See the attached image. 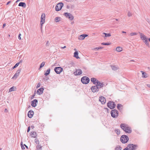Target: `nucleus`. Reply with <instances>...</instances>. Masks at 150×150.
Masks as SVG:
<instances>
[{
	"instance_id": "36",
	"label": "nucleus",
	"mask_w": 150,
	"mask_h": 150,
	"mask_svg": "<svg viewBox=\"0 0 150 150\" xmlns=\"http://www.w3.org/2000/svg\"><path fill=\"white\" fill-rule=\"evenodd\" d=\"M19 65V62L17 63L13 67V69L16 67H17Z\"/></svg>"
},
{
	"instance_id": "53",
	"label": "nucleus",
	"mask_w": 150,
	"mask_h": 150,
	"mask_svg": "<svg viewBox=\"0 0 150 150\" xmlns=\"http://www.w3.org/2000/svg\"><path fill=\"white\" fill-rule=\"evenodd\" d=\"M7 111V109H5V112H6V111Z\"/></svg>"
},
{
	"instance_id": "28",
	"label": "nucleus",
	"mask_w": 150,
	"mask_h": 150,
	"mask_svg": "<svg viewBox=\"0 0 150 150\" xmlns=\"http://www.w3.org/2000/svg\"><path fill=\"white\" fill-rule=\"evenodd\" d=\"M103 34L105 35V37H110L111 36V35L110 33H103Z\"/></svg>"
},
{
	"instance_id": "6",
	"label": "nucleus",
	"mask_w": 150,
	"mask_h": 150,
	"mask_svg": "<svg viewBox=\"0 0 150 150\" xmlns=\"http://www.w3.org/2000/svg\"><path fill=\"white\" fill-rule=\"evenodd\" d=\"M45 14L43 13L42 14L41 17V21H40V24H41V28H42L43 24L45 23Z\"/></svg>"
},
{
	"instance_id": "9",
	"label": "nucleus",
	"mask_w": 150,
	"mask_h": 150,
	"mask_svg": "<svg viewBox=\"0 0 150 150\" xmlns=\"http://www.w3.org/2000/svg\"><path fill=\"white\" fill-rule=\"evenodd\" d=\"M54 71L57 74H60L63 70V68L61 67H56L54 68Z\"/></svg>"
},
{
	"instance_id": "31",
	"label": "nucleus",
	"mask_w": 150,
	"mask_h": 150,
	"mask_svg": "<svg viewBox=\"0 0 150 150\" xmlns=\"http://www.w3.org/2000/svg\"><path fill=\"white\" fill-rule=\"evenodd\" d=\"M55 21L57 22L60 21V18L59 17H56L55 19Z\"/></svg>"
},
{
	"instance_id": "5",
	"label": "nucleus",
	"mask_w": 150,
	"mask_h": 150,
	"mask_svg": "<svg viewBox=\"0 0 150 150\" xmlns=\"http://www.w3.org/2000/svg\"><path fill=\"white\" fill-rule=\"evenodd\" d=\"M81 81L83 83L86 84L89 83L90 79L86 76H84L82 78Z\"/></svg>"
},
{
	"instance_id": "27",
	"label": "nucleus",
	"mask_w": 150,
	"mask_h": 150,
	"mask_svg": "<svg viewBox=\"0 0 150 150\" xmlns=\"http://www.w3.org/2000/svg\"><path fill=\"white\" fill-rule=\"evenodd\" d=\"M32 137L35 138L36 137V133L35 132H33L31 134Z\"/></svg>"
},
{
	"instance_id": "30",
	"label": "nucleus",
	"mask_w": 150,
	"mask_h": 150,
	"mask_svg": "<svg viewBox=\"0 0 150 150\" xmlns=\"http://www.w3.org/2000/svg\"><path fill=\"white\" fill-rule=\"evenodd\" d=\"M122 148L120 146H117L115 148V150H121Z\"/></svg>"
},
{
	"instance_id": "54",
	"label": "nucleus",
	"mask_w": 150,
	"mask_h": 150,
	"mask_svg": "<svg viewBox=\"0 0 150 150\" xmlns=\"http://www.w3.org/2000/svg\"><path fill=\"white\" fill-rule=\"evenodd\" d=\"M0 150H1V148H0Z\"/></svg>"
},
{
	"instance_id": "33",
	"label": "nucleus",
	"mask_w": 150,
	"mask_h": 150,
	"mask_svg": "<svg viewBox=\"0 0 150 150\" xmlns=\"http://www.w3.org/2000/svg\"><path fill=\"white\" fill-rule=\"evenodd\" d=\"M115 132L118 135L120 133V131L119 129H115Z\"/></svg>"
},
{
	"instance_id": "37",
	"label": "nucleus",
	"mask_w": 150,
	"mask_h": 150,
	"mask_svg": "<svg viewBox=\"0 0 150 150\" xmlns=\"http://www.w3.org/2000/svg\"><path fill=\"white\" fill-rule=\"evenodd\" d=\"M45 64V62H42L40 65V68H41L42 67H43L44 66Z\"/></svg>"
},
{
	"instance_id": "21",
	"label": "nucleus",
	"mask_w": 150,
	"mask_h": 150,
	"mask_svg": "<svg viewBox=\"0 0 150 150\" xmlns=\"http://www.w3.org/2000/svg\"><path fill=\"white\" fill-rule=\"evenodd\" d=\"M16 87L15 86H13L9 89V92H11L13 91H15L16 90Z\"/></svg>"
},
{
	"instance_id": "23",
	"label": "nucleus",
	"mask_w": 150,
	"mask_h": 150,
	"mask_svg": "<svg viewBox=\"0 0 150 150\" xmlns=\"http://www.w3.org/2000/svg\"><path fill=\"white\" fill-rule=\"evenodd\" d=\"M74 57L77 59L79 58L78 53L77 51L75 52L74 53Z\"/></svg>"
},
{
	"instance_id": "3",
	"label": "nucleus",
	"mask_w": 150,
	"mask_h": 150,
	"mask_svg": "<svg viewBox=\"0 0 150 150\" xmlns=\"http://www.w3.org/2000/svg\"><path fill=\"white\" fill-rule=\"evenodd\" d=\"M137 147L136 145H134L132 144H129L126 147L129 150H136Z\"/></svg>"
},
{
	"instance_id": "20",
	"label": "nucleus",
	"mask_w": 150,
	"mask_h": 150,
	"mask_svg": "<svg viewBox=\"0 0 150 150\" xmlns=\"http://www.w3.org/2000/svg\"><path fill=\"white\" fill-rule=\"evenodd\" d=\"M141 72L142 73V77L143 78H146L148 77V76L147 74L145 73L144 72L141 71Z\"/></svg>"
},
{
	"instance_id": "29",
	"label": "nucleus",
	"mask_w": 150,
	"mask_h": 150,
	"mask_svg": "<svg viewBox=\"0 0 150 150\" xmlns=\"http://www.w3.org/2000/svg\"><path fill=\"white\" fill-rule=\"evenodd\" d=\"M50 69H48L47 70L46 72L45 73V76H47V75H48L50 73Z\"/></svg>"
},
{
	"instance_id": "55",
	"label": "nucleus",
	"mask_w": 150,
	"mask_h": 150,
	"mask_svg": "<svg viewBox=\"0 0 150 150\" xmlns=\"http://www.w3.org/2000/svg\"><path fill=\"white\" fill-rule=\"evenodd\" d=\"M74 50H76V49H74Z\"/></svg>"
},
{
	"instance_id": "44",
	"label": "nucleus",
	"mask_w": 150,
	"mask_h": 150,
	"mask_svg": "<svg viewBox=\"0 0 150 150\" xmlns=\"http://www.w3.org/2000/svg\"><path fill=\"white\" fill-rule=\"evenodd\" d=\"M11 1H9L6 4V5H8L9 3H11Z\"/></svg>"
},
{
	"instance_id": "4",
	"label": "nucleus",
	"mask_w": 150,
	"mask_h": 150,
	"mask_svg": "<svg viewBox=\"0 0 150 150\" xmlns=\"http://www.w3.org/2000/svg\"><path fill=\"white\" fill-rule=\"evenodd\" d=\"M121 142L123 143H127L129 140L128 137L125 135H123L121 136L120 138Z\"/></svg>"
},
{
	"instance_id": "34",
	"label": "nucleus",
	"mask_w": 150,
	"mask_h": 150,
	"mask_svg": "<svg viewBox=\"0 0 150 150\" xmlns=\"http://www.w3.org/2000/svg\"><path fill=\"white\" fill-rule=\"evenodd\" d=\"M122 106L121 105L118 104L117 106V108L118 109H120L122 107Z\"/></svg>"
},
{
	"instance_id": "41",
	"label": "nucleus",
	"mask_w": 150,
	"mask_h": 150,
	"mask_svg": "<svg viewBox=\"0 0 150 150\" xmlns=\"http://www.w3.org/2000/svg\"><path fill=\"white\" fill-rule=\"evenodd\" d=\"M40 83H38L37 86H36L37 88H38L40 86Z\"/></svg>"
},
{
	"instance_id": "15",
	"label": "nucleus",
	"mask_w": 150,
	"mask_h": 150,
	"mask_svg": "<svg viewBox=\"0 0 150 150\" xmlns=\"http://www.w3.org/2000/svg\"><path fill=\"white\" fill-rule=\"evenodd\" d=\"M44 89L43 88H41L39 89H38L37 91V93L39 95H41L43 93V91Z\"/></svg>"
},
{
	"instance_id": "22",
	"label": "nucleus",
	"mask_w": 150,
	"mask_h": 150,
	"mask_svg": "<svg viewBox=\"0 0 150 150\" xmlns=\"http://www.w3.org/2000/svg\"><path fill=\"white\" fill-rule=\"evenodd\" d=\"M116 50L118 52H120L122 50V48L120 47H117L116 48Z\"/></svg>"
},
{
	"instance_id": "12",
	"label": "nucleus",
	"mask_w": 150,
	"mask_h": 150,
	"mask_svg": "<svg viewBox=\"0 0 150 150\" xmlns=\"http://www.w3.org/2000/svg\"><path fill=\"white\" fill-rule=\"evenodd\" d=\"M82 73V71L81 69H78L76 70L74 74L75 75L78 76L81 75Z\"/></svg>"
},
{
	"instance_id": "24",
	"label": "nucleus",
	"mask_w": 150,
	"mask_h": 150,
	"mask_svg": "<svg viewBox=\"0 0 150 150\" xmlns=\"http://www.w3.org/2000/svg\"><path fill=\"white\" fill-rule=\"evenodd\" d=\"M19 6H22L24 8L26 7V4L25 3L23 2L19 3Z\"/></svg>"
},
{
	"instance_id": "51",
	"label": "nucleus",
	"mask_w": 150,
	"mask_h": 150,
	"mask_svg": "<svg viewBox=\"0 0 150 150\" xmlns=\"http://www.w3.org/2000/svg\"><path fill=\"white\" fill-rule=\"evenodd\" d=\"M122 33H126V32H124V31H122Z\"/></svg>"
},
{
	"instance_id": "50",
	"label": "nucleus",
	"mask_w": 150,
	"mask_h": 150,
	"mask_svg": "<svg viewBox=\"0 0 150 150\" xmlns=\"http://www.w3.org/2000/svg\"><path fill=\"white\" fill-rule=\"evenodd\" d=\"M21 35V34H19V39H21V37H20V36Z\"/></svg>"
},
{
	"instance_id": "17",
	"label": "nucleus",
	"mask_w": 150,
	"mask_h": 150,
	"mask_svg": "<svg viewBox=\"0 0 150 150\" xmlns=\"http://www.w3.org/2000/svg\"><path fill=\"white\" fill-rule=\"evenodd\" d=\"M37 103V100L36 99H35L33 101H32L31 105L33 107H35L36 106V104Z\"/></svg>"
},
{
	"instance_id": "35",
	"label": "nucleus",
	"mask_w": 150,
	"mask_h": 150,
	"mask_svg": "<svg viewBox=\"0 0 150 150\" xmlns=\"http://www.w3.org/2000/svg\"><path fill=\"white\" fill-rule=\"evenodd\" d=\"M102 48H103L102 47H96V48H94L93 50H98L99 49H101Z\"/></svg>"
},
{
	"instance_id": "49",
	"label": "nucleus",
	"mask_w": 150,
	"mask_h": 150,
	"mask_svg": "<svg viewBox=\"0 0 150 150\" xmlns=\"http://www.w3.org/2000/svg\"><path fill=\"white\" fill-rule=\"evenodd\" d=\"M24 146L26 147V148H27V149L28 148V146H26V145H25V144H24Z\"/></svg>"
},
{
	"instance_id": "45",
	"label": "nucleus",
	"mask_w": 150,
	"mask_h": 150,
	"mask_svg": "<svg viewBox=\"0 0 150 150\" xmlns=\"http://www.w3.org/2000/svg\"><path fill=\"white\" fill-rule=\"evenodd\" d=\"M6 25V24H5V23L3 25V28H4L5 26Z\"/></svg>"
},
{
	"instance_id": "52",
	"label": "nucleus",
	"mask_w": 150,
	"mask_h": 150,
	"mask_svg": "<svg viewBox=\"0 0 150 150\" xmlns=\"http://www.w3.org/2000/svg\"><path fill=\"white\" fill-rule=\"evenodd\" d=\"M18 1H19V0H17L16 1V3L18 2Z\"/></svg>"
},
{
	"instance_id": "42",
	"label": "nucleus",
	"mask_w": 150,
	"mask_h": 150,
	"mask_svg": "<svg viewBox=\"0 0 150 150\" xmlns=\"http://www.w3.org/2000/svg\"><path fill=\"white\" fill-rule=\"evenodd\" d=\"M112 69H114V70H115V69H117V68L116 67H114V66L112 67Z\"/></svg>"
},
{
	"instance_id": "47",
	"label": "nucleus",
	"mask_w": 150,
	"mask_h": 150,
	"mask_svg": "<svg viewBox=\"0 0 150 150\" xmlns=\"http://www.w3.org/2000/svg\"><path fill=\"white\" fill-rule=\"evenodd\" d=\"M66 47V46H64V47H62V48H63V49H64V48H65Z\"/></svg>"
},
{
	"instance_id": "8",
	"label": "nucleus",
	"mask_w": 150,
	"mask_h": 150,
	"mask_svg": "<svg viewBox=\"0 0 150 150\" xmlns=\"http://www.w3.org/2000/svg\"><path fill=\"white\" fill-rule=\"evenodd\" d=\"M64 4L62 3L58 4L55 7V10L57 11H60L63 6Z\"/></svg>"
},
{
	"instance_id": "25",
	"label": "nucleus",
	"mask_w": 150,
	"mask_h": 150,
	"mask_svg": "<svg viewBox=\"0 0 150 150\" xmlns=\"http://www.w3.org/2000/svg\"><path fill=\"white\" fill-rule=\"evenodd\" d=\"M97 86H100L101 87L103 86V84L102 83L100 82L99 81H98L96 85Z\"/></svg>"
},
{
	"instance_id": "39",
	"label": "nucleus",
	"mask_w": 150,
	"mask_h": 150,
	"mask_svg": "<svg viewBox=\"0 0 150 150\" xmlns=\"http://www.w3.org/2000/svg\"><path fill=\"white\" fill-rule=\"evenodd\" d=\"M127 16L129 17H130L132 16V14L131 12H129L128 13Z\"/></svg>"
},
{
	"instance_id": "14",
	"label": "nucleus",
	"mask_w": 150,
	"mask_h": 150,
	"mask_svg": "<svg viewBox=\"0 0 150 150\" xmlns=\"http://www.w3.org/2000/svg\"><path fill=\"white\" fill-rule=\"evenodd\" d=\"M87 35L83 34L80 35L78 38V39L80 40H82L84 39L86 37L88 36Z\"/></svg>"
},
{
	"instance_id": "16",
	"label": "nucleus",
	"mask_w": 150,
	"mask_h": 150,
	"mask_svg": "<svg viewBox=\"0 0 150 150\" xmlns=\"http://www.w3.org/2000/svg\"><path fill=\"white\" fill-rule=\"evenodd\" d=\"M99 100L102 104L106 102L105 99L103 96L100 97Z\"/></svg>"
},
{
	"instance_id": "48",
	"label": "nucleus",
	"mask_w": 150,
	"mask_h": 150,
	"mask_svg": "<svg viewBox=\"0 0 150 150\" xmlns=\"http://www.w3.org/2000/svg\"><path fill=\"white\" fill-rule=\"evenodd\" d=\"M147 86L148 87L150 88V84H148Z\"/></svg>"
},
{
	"instance_id": "7",
	"label": "nucleus",
	"mask_w": 150,
	"mask_h": 150,
	"mask_svg": "<svg viewBox=\"0 0 150 150\" xmlns=\"http://www.w3.org/2000/svg\"><path fill=\"white\" fill-rule=\"evenodd\" d=\"M111 116L113 117H117L118 114V111L116 110H111Z\"/></svg>"
},
{
	"instance_id": "11",
	"label": "nucleus",
	"mask_w": 150,
	"mask_h": 150,
	"mask_svg": "<svg viewBox=\"0 0 150 150\" xmlns=\"http://www.w3.org/2000/svg\"><path fill=\"white\" fill-rule=\"evenodd\" d=\"M108 106L110 108L112 109L114 108L115 105L114 103L113 102L110 101L108 103Z\"/></svg>"
},
{
	"instance_id": "46",
	"label": "nucleus",
	"mask_w": 150,
	"mask_h": 150,
	"mask_svg": "<svg viewBox=\"0 0 150 150\" xmlns=\"http://www.w3.org/2000/svg\"><path fill=\"white\" fill-rule=\"evenodd\" d=\"M123 150H128V149H127V148L126 147Z\"/></svg>"
},
{
	"instance_id": "32",
	"label": "nucleus",
	"mask_w": 150,
	"mask_h": 150,
	"mask_svg": "<svg viewBox=\"0 0 150 150\" xmlns=\"http://www.w3.org/2000/svg\"><path fill=\"white\" fill-rule=\"evenodd\" d=\"M137 33H132L130 34V35L131 36H132L134 35H137Z\"/></svg>"
},
{
	"instance_id": "40",
	"label": "nucleus",
	"mask_w": 150,
	"mask_h": 150,
	"mask_svg": "<svg viewBox=\"0 0 150 150\" xmlns=\"http://www.w3.org/2000/svg\"><path fill=\"white\" fill-rule=\"evenodd\" d=\"M21 146L22 149H25V147H24V146L23 145L22 143V142L21 143Z\"/></svg>"
},
{
	"instance_id": "13",
	"label": "nucleus",
	"mask_w": 150,
	"mask_h": 150,
	"mask_svg": "<svg viewBox=\"0 0 150 150\" xmlns=\"http://www.w3.org/2000/svg\"><path fill=\"white\" fill-rule=\"evenodd\" d=\"M91 90L93 93L98 91V88L97 86H94L91 88Z\"/></svg>"
},
{
	"instance_id": "38",
	"label": "nucleus",
	"mask_w": 150,
	"mask_h": 150,
	"mask_svg": "<svg viewBox=\"0 0 150 150\" xmlns=\"http://www.w3.org/2000/svg\"><path fill=\"white\" fill-rule=\"evenodd\" d=\"M110 44V43H101V45H109Z\"/></svg>"
},
{
	"instance_id": "18",
	"label": "nucleus",
	"mask_w": 150,
	"mask_h": 150,
	"mask_svg": "<svg viewBox=\"0 0 150 150\" xmlns=\"http://www.w3.org/2000/svg\"><path fill=\"white\" fill-rule=\"evenodd\" d=\"M34 113L33 111H31V110L29 111L28 113V116L30 118H32L33 115H34Z\"/></svg>"
},
{
	"instance_id": "26",
	"label": "nucleus",
	"mask_w": 150,
	"mask_h": 150,
	"mask_svg": "<svg viewBox=\"0 0 150 150\" xmlns=\"http://www.w3.org/2000/svg\"><path fill=\"white\" fill-rule=\"evenodd\" d=\"M19 75V73H16L15 74L14 76L12 78V79H16L17 77Z\"/></svg>"
},
{
	"instance_id": "2",
	"label": "nucleus",
	"mask_w": 150,
	"mask_h": 150,
	"mask_svg": "<svg viewBox=\"0 0 150 150\" xmlns=\"http://www.w3.org/2000/svg\"><path fill=\"white\" fill-rule=\"evenodd\" d=\"M140 37L141 39L145 43L146 45L147 46H149V42L148 41V39L145 35L141 33L140 34Z\"/></svg>"
},
{
	"instance_id": "19",
	"label": "nucleus",
	"mask_w": 150,
	"mask_h": 150,
	"mask_svg": "<svg viewBox=\"0 0 150 150\" xmlns=\"http://www.w3.org/2000/svg\"><path fill=\"white\" fill-rule=\"evenodd\" d=\"M91 80L92 82L94 84L96 85V84L98 81V80H97L96 78H91Z\"/></svg>"
},
{
	"instance_id": "43",
	"label": "nucleus",
	"mask_w": 150,
	"mask_h": 150,
	"mask_svg": "<svg viewBox=\"0 0 150 150\" xmlns=\"http://www.w3.org/2000/svg\"><path fill=\"white\" fill-rule=\"evenodd\" d=\"M30 130V127H29L28 128V130H27V132H28Z\"/></svg>"
},
{
	"instance_id": "10",
	"label": "nucleus",
	"mask_w": 150,
	"mask_h": 150,
	"mask_svg": "<svg viewBox=\"0 0 150 150\" xmlns=\"http://www.w3.org/2000/svg\"><path fill=\"white\" fill-rule=\"evenodd\" d=\"M64 15L67 18H69L71 20H72L74 19L73 16L69 13H65Z\"/></svg>"
},
{
	"instance_id": "1",
	"label": "nucleus",
	"mask_w": 150,
	"mask_h": 150,
	"mask_svg": "<svg viewBox=\"0 0 150 150\" xmlns=\"http://www.w3.org/2000/svg\"><path fill=\"white\" fill-rule=\"evenodd\" d=\"M120 126L121 128L126 133H130L131 132L132 130L131 128L127 125L122 123L120 125Z\"/></svg>"
}]
</instances>
